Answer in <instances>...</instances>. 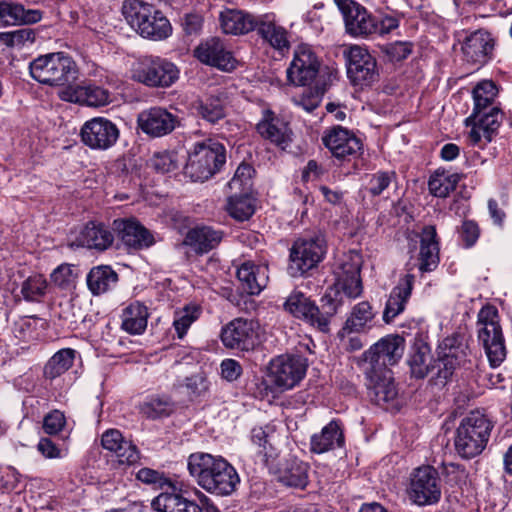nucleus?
Listing matches in <instances>:
<instances>
[{
  "mask_svg": "<svg viewBox=\"0 0 512 512\" xmlns=\"http://www.w3.org/2000/svg\"><path fill=\"white\" fill-rule=\"evenodd\" d=\"M498 94V88L491 80H483L479 82L473 89L474 109L473 113H488L493 107L492 104Z\"/></svg>",
  "mask_w": 512,
  "mask_h": 512,
  "instance_id": "42",
  "label": "nucleus"
},
{
  "mask_svg": "<svg viewBox=\"0 0 512 512\" xmlns=\"http://www.w3.org/2000/svg\"><path fill=\"white\" fill-rule=\"evenodd\" d=\"M48 282L41 274H33L23 281L21 294L28 302L40 301L47 292Z\"/></svg>",
  "mask_w": 512,
  "mask_h": 512,
  "instance_id": "50",
  "label": "nucleus"
},
{
  "mask_svg": "<svg viewBox=\"0 0 512 512\" xmlns=\"http://www.w3.org/2000/svg\"><path fill=\"white\" fill-rule=\"evenodd\" d=\"M82 142L94 150H107L119 138V129L111 120L95 117L86 121L80 131Z\"/></svg>",
  "mask_w": 512,
  "mask_h": 512,
  "instance_id": "14",
  "label": "nucleus"
},
{
  "mask_svg": "<svg viewBox=\"0 0 512 512\" xmlns=\"http://www.w3.org/2000/svg\"><path fill=\"white\" fill-rule=\"evenodd\" d=\"M195 57L203 64L215 67L224 72H231L237 67V60L228 50L225 43L212 37L201 42L194 50Z\"/></svg>",
  "mask_w": 512,
  "mask_h": 512,
  "instance_id": "18",
  "label": "nucleus"
},
{
  "mask_svg": "<svg viewBox=\"0 0 512 512\" xmlns=\"http://www.w3.org/2000/svg\"><path fill=\"white\" fill-rule=\"evenodd\" d=\"M282 481L288 486L303 487L307 483V465L292 461L282 475Z\"/></svg>",
  "mask_w": 512,
  "mask_h": 512,
  "instance_id": "54",
  "label": "nucleus"
},
{
  "mask_svg": "<svg viewBox=\"0 0 512 512\" xmlns=\"http://www.w3.org/2000/svg\"><path fill=\"white\" fill-rule=\"evenodd\" d=\"M141 412L148 418L168 416L174 409L173 402L166 396L151 397L141 404Z\"/></svg>",
  "mask_w": 512,
  "mask_h": 512,
  "instance_id": "51",
  "label": "nucleus"
},
{
  "mask_svg": "<svg viewBox=\"0 0 512 512\" xmlns=\"http://www.w3.org/2000/svg\"><path fill=\"white\" fill-rule=\"evenodd\" d=\"M222 237L221 231L203 226L191 229L187 233L184 243L198 253H206L218 246Z\"/></svg>",
  "mask_w": 512,
  "mask_h": 512,
  "instance_id": "38",
  "label": "nucleus"
},
{
  "mask_svg": "<svg viewBox=\"0 0 512 512\" xmlns=\"http://www.w3.org/2000/svg\"><path fill=\"white\" fill-rule=\"evenodd\" d=\"M77 278L75 268L71 264H61L51 273V281L60 288H69Z\"/></svg>",
  "mask_w": 512,
  "mask_h": 512,
  "instance_id": "56",
  "label": "nucleus"
},
{
  "mask_svg": "<svg viewBox=\"0 0 512 512\" xmlns=\"http://www.w3.org/2000/svg\"><path fill=\"white\" fill-rule=\"evenodd\" d=\"M492 422L480 411H472L464 417L457 428L455 448L463 458H473L482 453L485 449L490 433Z\"/></svg>",
  "mask_w": 512,
  "mask_h": 512,
  "instance_id": "5",
  "label": "nucleus"
},
{
  "mask_svg": "<svg viewBox=\"0 0 512 512\" xmlns=\"http://www.w3.org/2000/svg\"><path fill=\"white\" fill-rule=\"evenodd\" d=\"M326 253L323 235L315 234L296 240L290 250L289 272L293 277L301 276L315 268Z\"/></svg>",
  "mask_w": 512,
  "mask_h": 512,
  "instance_id": "7",
  "label": "nucleus"
},
{
  "mask_svg": "<svg viewBox=\"0 0 512 512\" xmlns=\"http://www.w3.org/2000/svg\"><path fill=\"white\" fill-rule=\"evenodd\" d=\"M347 74L354 85L369 86L379 78L376 59L362 46L352 45L345 52Z\"/></svg>",
  "mask_w": 512,
  "mask_h": 512,
  "instance_id": "13",
  "label": "nucleus"
},
{
  "mask_svg": "<svg viewBox=\"0 0 512 512\" xmlns=\"http://www.w3.org/2000/svg\"><path fill=\"white\" fill-rule=\"evenodd\" d=\"M187 468L197 484L212 494L230 495L240 483L236 469L221 456L193 453L188 457Z\"/></svg>",
  "mask_w": 512,
  "mask_h": 512,
  "instance_id": "1",
  "label": "nucleus"
},
{
  "mask_svg": "<svg viewBox=\"0 0 512 512\" xmlns=\"http://www.w3.org/2000/svg\"><path fill=\"white\" fill-rule=\"evenodd\" d=\"M221 374L226 380L234 381L242 374V367L234 359H225L221 363Z\"/></svg>",
  "mask_w": 512,
  "mask_h": 512,
  "instance_id": "63",
  "label": "nucleus"
},
{
  "mask_svg": "<svg viewBox=\"0 0 512 512\" xmlns=\"http://www.w3.org/2000/svg\"><path fill=\"white\" fill-rule=\"evenodd\" d=\"M256 29L260 37L275 50L280 53L289 50L290 41L288 31L277 24L270 15L260 16Z\"/></svg>",
  "mask_w": 512,
  "mask_h": 512,
  "instance_id": "31",
  "label": "nucleus"
},
{
  "mask_svg": "<svg viewBox=\"0 0 512 512\" xmlns=\"http://www.w3.org/2000/svg\"><path fill=\"white\" fill-rule=\"evenodd\" d=\"M457 185V177L445 172H436L428 182L429 191L436 197H446Z\"/></svg>",
  "mask_w": 512,
  "mask_h": 512,
  "instance_id": "52",
  "label": "nucleus"
},
{
  "mask_svg": "<svg viewBox=\"0 0 512 512\" xmlns=\"http://www.w3.org/2000/svg\"><path fill=\"white\" fill-rule=\"evenodd\" d=\"M284 309L293 316L306 320L320 331H328V318L301 291L294 290L290 293L284 303Z\"/></svg>",
  "mask_w": 512,
  "mask_h": 512,
  "instance_id": "22",
  "label": "nucleus"
},
{
  "mask_svg": "<svg viewBox=\"0 0 512 512\" xmlns=\"http://www.w3.org/2000/svg\"><path fill=\"white\" fill-rule=\"evenodd\" d=\"M346 31L353 36H369L375 32V17L352 0H344L340 4Z\"/></svg>",
  "mask_w": 512,
  "mask_h": 512,
  "instance_id": "23",
  "label": "nucleus"
},
{
  "mask_svg": "<svg viewBox=\"0 0 512 512\" xmlns=\"http://www.w3.org/2000/svg\"><path fill=\"white\" fill-rule=\"evenodd\" d=\"M502 120V112L498 107H492L488 113L471 114L465 119V125L470 127L468 139L471 144L484 147L490 143L496 134Z\"/></svg>",
  "mask_w": 512,
  "mask_h": 512,
  "instance_id": "17",
  "label": "nucleus"
},
{
  "mask_svg": "<svg viewBox=\"0 0 512 512\" xmlns=\"http://www.w3.org/2000/svg\"><path fill=\"white\" fill-rule=\"evenodd\" d=\"M102 447L115 453L120 465L132 466L139 462L141 455L137 446L117 429H109L102 434Z\"/></svg>",
  "mask_w": 512,
  "mask_h": 512,
  "instance_id": "25",
  "label": "nucleus"
},
{
  "mask_svg": "<svg viewBox=\"0 0 512 512\" xmlns=\"http://www.w3.org/2000/svg\"><path fill=\"white\" fill-rule=\"evenodd\" d=\"M34 40L35 33L30 28H21L14 31L0 33V42L11 47L33 43Z\"/></svg>",
  "mask_w": 512,
  "mask_h": 512,
  "instance_id": "55",
  "label": "nucleus"
},
{
  "mask_svg": "<svg viewBox=\"0 0 512 512\" xmlns=\"http://www.w3.org/2000/svg\"><path fill=\"white\" fill-rule=\"evenodd\" d=\"M258 133L281 149H286L291 141L290 130L283 120L266 112L264 118L257 124Z\"/></svg>",
  "mask_w": 512,
  "mask_h": 512,
  "instance_id": "34",
  "label": "nucleus"
},
{
  "mask_svg": "<svg viewBox=\"0 0 512 512\" xmlns=\"http://www.w3.org/2000/svg\"><path fill=\"white\" fill-rule=\"evenodd\" d=\"M494 45V39L489 32L474 31L464 39L461 45L463 60L478 69L490 60Z\"/></svg>",
  "mask_w": 512,
  "mask_h": 512,
  "instance_id": "20",
  "label": "nucleus"
},
{
  "mask_svg": "<svg viewBox=\"0 0 512 512\" xmlns=\"http://www.w3.org/2000/svg\"><path fill=\"white\" fill-rule=\"evenodd\" d=\"M75 350L63 348L57 351L44 367V377L49 380L56 379L68 371L75 359Z\"/></svg>",
  "mask_w": 512,
  "mask_h": 512,
  "instance_id": "44",
  "label": "nucleus"
},
{
  "mask_svg": "<svg viewBox=\"0 0 512 512\" xmlns=\"http://www.w3.org/2000/svg\"><path fill=\"white\" fill-rule=\"evenodd\" d=\"M136 478L145 484L154 485L159 488H163L164 485H171L163 473L150 468L140 469L136 474Z\"/></svg>",
  "mask_w": 512,
  "mask_h": 512,
  "instance_id": "57",
  "label": "nucleus"
},
{
  "mask_svg": "<svg viewBox=\"0 0 512 512\" xmlns=\"http://www.w3.org/2000/svg\"><path fill=\"white\" fill-rule=\"evenodd\" d=\"M122 13L129 25L145 38L162 40L172 32L169 20L152 4L139 0L125 1Z\"/></svg>",
  "mask_w": 512,
  "mask_h": 512,
  "instance_id": "3",
  "label": "nucleus"
},
{
  "mask_svg": "<svg viewBox=\"0 0 512 512\" xmlns=\"http://www.w3.org/2000/svg\"><path fill=\"white\" fill-rule=\"evenodd\" d=\"M391 177L387 172L374 174L369 181V192L374 196L380 195L390 185Z\"/></svg>",
  "mask_w": 512,
  "mask_h": 512,
  "instance_id": "62",
  "label": "nucleus"
},
{
  "mask_svg": "<svg viewBox=\"0 0 512 512\" xmlns=\"http://www.w3.org/2000/svg\"><path fill=\"white\" fill-rule=\"evenodd\" d=\"M137 124L144 134L159 138L173 132L180 121L177 115L156 106L141 111L137 117Z\"/></svg>",
  "mask_w": 512,
  "mask_h": 512,
  "instance_id": "16",
  "label": "nucleus"
},
{
  "mask_svg": "<svg viewBox=\"0 0 512 512\" xmlns=\"http://www.w3.org/2000/svg\"><path fill=\"white\" fill-rule=\"evenodd\" d=\"M180 164L178 154L174 151L155 153L150 160L151 167L160 173L174 172L179 168Z\"/></svg>",
  "mask_w": 512,
  "mask_h": 512,
  "instance_id": "53",
  "label": "nucleus"
},
{
  "mask_svg": "<svg viewBox=\"0 0 512 512\" xmlns=\"http://www.w3.org/2000/svg\"><path fill=\"white\" fill-rule=\"evenodd\" d=\"M221 340L227 348L248 351L255 345L256 323L253 320L236 318L222 328Z\"/></svg>",
  "mask_w": 512,
  "mask_h": 512,
  "instance_id": "21",
  "label": "nucleus"
},
{
  "mask_svg": "<svg viewBox=\"0 0 512 512\" xmlns=\"http://www.w3.org/2000/svg\"><path fill=\"white\" fill-rule=\"evenodd\" d=\"M405 349V340L399 335H387L364 353V369L391 371L388 367L398 363Z\"/></svg>",
  "mask_w": 512,
  "mask_h": 512,
  "instance_id": "11",
  "label": "nucleus"
},
{
  "mask_svg": "<svg viewBox=\"0 0 512 512\" xmlns=\"http://www.w3.org/2000/svg\"><path fill=\"white\" fill-rule=\"evenodd\" d=\"M178 76L177 67L159 57H144L132 68V78L149 87H169Z\"/></svg>",
  "mask_w": 512,
  "mask_h": 512,
  "instance_id": "9",
  "label": "nucleus"
},
{
  "mask_svg": "<svg viewBox=\"0 0 512 512\" xmlns=\"http://www.w3.org/2000/svg\"><path fill=\"white\" fill-rule=\"evenodd\" d=\"M410 499L419 506L433 505L441 498V480L438 471L430 466H420L411 474Z\"/></svg>",
  "mask_w": 512,
  "mask_h": 512,
  "instance_id": "10",
  "label": "nucleus"
},
{
  "mask_svg": "<svg viewBox=\"0 0 512 512\" xmlns=\"http://www.w3.org/2000/svg\"><path fill=\"white\" fill-rule=\"evenodd\" d=\"M37 450L48 459L61 458V450L49 438H41L37 444Z\"/></svg>",
  "mask_w": 512,
  "mask_h": 512,
  "instance_id": "64",
  "label": "nucleus"
},
{
  "mask_svg": "<svg viewBox=\"0 0 512 512\" xmlns=\"http://www.w3.org/2000/svg\"><path fill=\"white\" fill-rule=\"evenodd\" d=\"M323 144L336 158L344 159L356 154L361 149L360 140L347 129L336 126L322 137Z\"/></svg>",
  "mask_w": 512,
  "mask_h": 512,
  "instance_id": "26",
  "label": "nucleus"
},
{
  "mask_svg": "<svg viewBox=\"0 0 512 512\" xmlns=\"http://www.w3.org/2000/svg\"><path fill=\"white\" fill-rule=\"evenodd\" d=\"M114 241V235L108 227L102 223L89 222L75 236L73 244L78 247L104 251Z\"/></svg>",
  "mask_w": 512,
  "mask_h": 512,
  "instance_id": "27",
  "label": "nucleus"
},
{
  "mask_svg": "<svg viewBox=\"0 0 512 512\" xmlns=\"http://www.w3.org/2000/svg\"><path fill=\"white\" fill-rule=\"evenodd\" d=\"M31 77L40 84L68 89L78 78L75 61L64 52L40 55L29 64Z\"/></svg>",
  "mask_w": 512,
  "mask_h": 512,
  "instance_id": "2",
  "label": "nucleus"
},
{
  "mask_svg": "<svg viewBox=\"0 0 512 512\" xmlns=\"http://www.w3.org/2000/svg\"><path fill=\"white\" fill-rule=\"evenodd\" d=\"M225 162V147L217 141L207 139L193 145L184 173L194 182H204L218 173Z\"/></svg>",
  "mask_w": 512,
  "mask_h": 512,
  "instance_id": "4",
  "label": "nucleus"
},
{
  "mask_svg": "<svg viewBox=\"0 0 512 512\" xmlns=\"http://www.w3.org/2000/svg\"><path fill=\"white\" fill-rule=\"evenodd\" d=\"M201 313V306L195 303L185 305L174 312L173 327L178 338L182 339L186 335L189 327L200 317Z\"/></svg>",
  "mask_w": 512,
  "mask_h": 512,
  "instance_id": "48",
  "label": "nucleus"
},
{
  "mask_svg": "<svg viewBox=\"0 0 512 512\" xmlns=\"http://www.w3.org/2000/svg\"><path fill=\"white\" fill-rule=\"evenodd\" d=\"M121 241L127 247L142 249L153 244L150 232L135 220H119L114 222Z\"/></svg>",
  "mask_w": 512,
  "mask_h": 512,
  "instance_id": "35",
  "label": "nucleus"
},
{
  "mask_svg": "<svg viewBox=\"0 0 512 512\" xmlns=\"http://www.w3.org/2000/svg\"><path fill=\"white\" fill-rule=\"evenodd\" d=\"M343 443L344 435L340 424L338 421L332 420L319 433L312 435L310 448L312 452L322 454L341 447Z\"/></svg>",
  "mask_w": 512,
  "mask_h": 512,
  "instance_id": "36",
  "label": "nucleus"
},
{
  "mask_svg": "<svg viewBox=\"0 0 512 512\" xmlns=\"http://www.w3.org/2000/svg\"><path fill=\"white\" fill-rule=\"evenodd\" d=\"M431 362L432 356L428 344L423 341L415 342L409 359L412 375L419 379L426 377L430 371Z\"/></svg>",
  "mask_w": 512,
  "mask_h": 512,
  "instance_id": "43",
  "label": "nucleus"
},
{
  "mask_svg": "<svg viewBox=\"0 0 512 512\" xmlns=\"http://www.w3.org/2000/svg\"><path fill=\"white\" fill-rule=\"evenodd\" d=\"M477 326L478 339L490 365L499 366L506 358V346L497 308L492 305L482 307L478 313Z\"/></svg>",
  "mask_w": 512,
  "mask_h": 512,
  "instance_id": "6",
  "label": "nucleus"
},
{
  "mask_svg": "<svg viewBox=\"0 0 512 512\" xmlns=\"http://www.w3.org/2000/svg\"><path fill=\"white\" fill-rule=\"evenodd\" d=\"M223 93L211 95L205 100H200L197 105V111L203 119L208 122L216 123L225 116V100Z\"/></svg>",
  "mask_w": 512,
  "mask_h": 512,
  "instance_id": "47",
  "label": "nucleus"
},
{
  "mask_svg": "<svg viewBox=\"0 0 512 512\" xmlns=\"http://www.w3.org/2000/svg\"><path fill=\"white\" fill-rule=\"evenodd\" d=\"M384 52L391 61H401L411 53V44L408 42L396 41L386 45Z\"/></svg>",
  "mask_w": 512,
  "mask_h": 512,
  "instance_id": "61",
  "label": "nucleus"
},
{
  "mask_svg": "<svg viewBox=\"0 0 512 512\" xmlns=\"http://www.w3.org/2000/svg\"><path fill=\"white\" fill-rule=\"evenodd\" d=\"M459 233L464 245L469 248L477 242L480 235V229L476 222L472 220H465L461 225Z\"/></svg>",
  "mask_w": 512,
  "mask_h": 512,
  "instance_id": "60",
  "label": "nucleus"
},
{
  "mask_svg": "<svg viewBox=\"0 0 512 512\" xmlns=\"http://www.w3.org/2000/svg\"><path fill=\"white\" fill-rule=\"evenodd\" d=\"M364 374L369 395L375 404L383 406L396 399L398 392L391 371L364 369Z\"/></svg>",
  "mask_w": 512,
  "mask_h": 512,
  "instance_id": "24",
  "label": "nucleus"
},
{
  "mask_svg": "<svg viewBox=\"0 0 512 512\" xmlns=\"http://www.w3.org/2000/svg\"><path fill=\"white\" fill-rule=\"evenodd\" d=\"M259 17L238 9H225L220 12L219 21L225 34L242 35L256 29Z\"/></svg>",
  "mask_w": 512,
  "mask_h": 512,
  "instance_id": "30",
  "label": "nucleus"
},
{
  "mask_svg": "<svg viewBox=\"0 0 512 512\" xmlns=\"http://www.w3.org/2000/svg\"><path fill=\"white\" fill-rule=\"evenodd\" d=\"M117 281L118 275L110 266L94 267L87 275L88 288L94 295L112 289Z\"/></svg>",
  "mask_w": 512,
  "mask_h": 512,
  "instance_id": "41",
  "label": "nucleus"
},
{
  "mask_svg": "<svg viewBox=\"0 0 512 512\" xmlns=\"http://www.w3.org/2000/svg\"><path fill=\"white\" fill-rule=\"evenodd\" d=\"M320 62L311 46L300 44L294 51L293 60L287 69L288 80L305 86L310 84L319 72Z\"/></svg>",
  "mask_w": 512,
  "mask_h": 512,
  "instance_id": "15",
  "label": "nucleus"
},
{
  "mask_svg": "<svg viewBox=\"0 0 512 512\" xmlns=\"http://www.w3.org/2000/svg\"><path fill=\"white\" fill-rule=\"evenodd\" d=\"M148 317V308L144 304L135 301L123 310L121 327L131 335H140L146 330Z\"/></svg>",
  "mask_w": 512,
  "mask_h": 512,
  "instance_id": "40",
  "label": "nucleus"
},
{
  "mask_svg": "<svg viewBox=\"0 0 512 512\" xmlns=\"http://www.w3.org/2000/svg\"><path fill=\"white\" fill-rule=\"evenodd\" d=\"M360 266L359 254L350 253L339 262L334 270L335 287L349 298H356L362 293Z\"/></svg>",
  "mask_w": 512,
  "mask_h": 512,
  "instance_id": "19",
  "label": "nucleus"
},
{
  "mask_svg": "<svg viewBox=\"0 0 512 512\" xmlns=\"http://www.w3.org/2000/svg\"><path fill=\"white\" fill-rule=\"evenodd\" d=\"M151 505L157 512H203L196 501L176 492L160 493L152 500Z\"/></svg>",
  "mask_w": 512,
  "mask_h": 512,
  "instance_id": "37",
  "label": "nucleus"
},
{
  "mask_svg": "<svg viewBox=\"0 0 512 512\" xmlns=\"http://www.w3.org/2000/svg\"><path fill=\"white\" fill-rule=\"evenodd\" d=\"M307 359L301 355L283 354L270 361L268 380L280 391L294 388L306 374Z\"/></svg>",
  "mask_w": 512,
  "mask_h": 512,
  "instance_id": "8",
  "label": "nucleus"
},
{
  "mask_svg": "<svg viewBox=\"0 0 512 512\" xmlns=\"http://www.w3.org/2000/svg\"><path fill=\"white\" fill-rule=\"evenodd\" d=\"M183 387L190 397H198L204 394L208 389L206 378L201 374H195L185 379Z\"/></svg>",
  "mask_w": 512,
  "mask_h": 512,
  "instance_id": "59",
  "label": "nucleus"
},
{
  "mask_svg": "<svg viewBox=\"0 0 512 512\" xmlns=\"http://www.w3.org/2000/svg\"><path fill=\"white\" fill-rule=\"evenodd\" d=\"M65 426V416L59 410H54L43 419V430L48 435H56Z\"/></svg>",
  "mask_w": 512,
  "mask_h": 512,
  "instance_id": "58",
  "label": "nucleus"
},
{
  "mask_svg": "<svg viewBox=\"0 0 512 512\" xmlns=\"http://www.w3.org/2000/svg\"><path fill=\"white\" fill-rule=\"evenodd\" d=\"M226 209L231 217L237 221L248 220L255 212L254 199L251 193L230 194Z\"/></svg>",
  "mask_w": 512,
  "mask_h": 512,
  "instance_id": "45",
  "label": "nucleus"
},
{
  "mask_svg": "<svg viewBox=\"0 0 512 512\" xmlns=\"http://www.w3.org/2000/svg\"><path fill=\"white\" fill-rule=\"evenodd\" d=\"M237 277L246 293L258 295L268 284V266L247 261L238 268Z\"/></svg>",
  "mask_w": 512,
  "mask_h": 512,
  "instance_id": "29",
  "label": "nucleus"
},
{
  "mask_svg": "<svg viewBox=\"0 0 512 512\" xmlns=\"http://www.w3.org/2000/svg\"><path fill=\"white\" fill-rule=\"evenodd\" d=\"M439 264V244L434 226H425L421 232L419 270L431 272Z\"/></svg>",
  "mask_w": 512,
  "mask_h": 512,
  "instance_id": "33",
  "label": "nucleus"
},
{
  "mask_svg": "<svg viewBox=\"0 0 512 512\" xmlns=\"http://www.w3.org/2000/svg\"><path fill=\"white\" fill-rule=\"evenodd\" d=\"M468 355L469 348L463 335L453 334L444 338L437 347V377L443 381L450 379L457 368L466 364Z\"/></svg>",
  "mask_w": 512,
  "mask_h": 512,
  "instance_id": "12",
  "label": "nucleus"
},
{
  "mask_svg": "<svg viewBox=\"0 0 512 512\" xmlns=\"http://www.w3.org/2000/svg\"><path fill=\"white\" fill-rule=\"evenodd\" d=\"M375 314L372 306L368 302H360L356 304L346 320L344 330L348 332H361L370 327Z\"/></svg>",
  "mask_w": 512,
  "mask_h": 512,
  "instance_id": "46",
  "label": "nucleus"
},
{
  "mask_svg": "<svg viewBox=\"0 0 512 512\" xmlns=\"http://www.w3.org/2000/svg\"><path fill=\"white\" fill-rule=\"evenodd\" d=\"M414 280V275L406 274L391 290L383 311V321L385 323H391L405 310L406 304L412 293Z\"/></svg>",
  "mask_w": 512,
  "mask_h": 512,
  "instance_id": "28",
  "label": "nucleus"
},
{
  "mask_svg": "<svg viewBox=\"0 0 512 512\" xmlns=\"http://www.w3.org/2000/svg\"><path fill=\"white\" fill-rule=\"evenodd\" d=\"M254 172V168L251 165L241 163L237 167L232 179L228 182L227 186L230 194L251 193Z\"/></svg>",
  "mask_w": 512,
  "mask_h": 512,
  "instance_id": "49",
  "label": "nucleus"
},
{
  "mask_svg": "<svg viewBox=\"0 0 512 512\" xmlns=\"http://www.w3.org/2000/svg\"><path fill=\"white\" fill-rule=\"evenodd\" d=\"M42 19L37 9H25L20 4L0 2V22L5 24H33Z\"/></svg>",
  "mask_w": 512,
  "mask_h": 512,
  "instance_id": "39",
  "label": "nucleus"
},
{
  "mask_svg": "<svg viewBox=\"0 0 512 512\" xmlns=\"http://www.w3.org/2000/svg\"><path fill=\"white\" fill-rule=\"evenodd\" d=\"M64 101L84 104L91 107L104 106L110 101L109 92L99 86H78L66 89L60 93Z\"/></svg>",
  "mask_w": 512,
  "mask_h": 512,
  "instance_id": "32",
  "label": "nucleus"
}]
</instances>
